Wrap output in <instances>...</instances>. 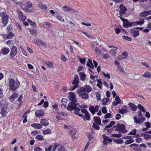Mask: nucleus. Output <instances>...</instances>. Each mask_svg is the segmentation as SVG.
<instances>
[{
  "label": "nucleus",
  "instance_id": "f257e3e1",
  "mask_svg": "<svg viewBox=\"0 0 151 151\" xmlns=\"http://www.w3.org/2000/svg\"><path fill=\"white\" fill-rule=\"evenodd\" d=\"M68 99L71 102H70L68 104L66 109L69 111H72L73 110V113L77 115H78L81 117L84 118V116L82 114H80L79 112L81 111V109L77 106L78 103H77V100L76 98L74 93L73 92H70L68 93Z\"/></svg>",
  "mask_w": 151,
  "mask_h": 151
},
{
  "label": "nucleus",
  "instance_id": "f03ea898",
  "mask_svg": "<svg viewBox=\"0 0 151 151\" xmlns=\"http://www.w3.org/2000/svg\"><path fill=\"white\" fill-rule=\"evenodd\" d=\"M20 84V83L17 79L15 81L14 79L11 78L9 82V89L14 91L18 88Z\"/></svg>",
  "mask_w": 151,
  "mask_h": 151
},
{
  "label": "nucleus",
  "instance_id": "7ed1b4c3",
  "mask_svg": "<svg viewBox=\"0 0 151 151\" xmlns=\"http://www.w3.org/2000/svg\"><path fill=\"white\" fill-rule=\"evenodd\" d=\"M116 126L117 127L115 129V131H121L122 133H126L127 132L125 129V125L123 124L118 123L116 124Z\"/></svg>",
  "mask_w": 151,
  "mask_h": 151
},
{
  "label": "nucleus",
  "instance_id": "20e7f679",
  "mask_svg": "<svg viewBox=\"0 0 151 151\" xmlns=\"http://www.w3.org/2000/svg\"><path fill=\"white\" fill-rule=\"evenodd\" d=\"M0 16L2 18V22L6 25L8 22L9 15L6 14V12H4L0 14Z\"/></svg>",
  "mask_w": 151,
  "mask_h": 151
},
{
  "label": "nucleus",
  "instance_id": "39448f33",
  "mask_svg": "<svg viewBox=\"0 0 151 151\" xmlns=\"http://www.w3.org/2000/svg\"><path fill=\"white\" fill-rule=\"evenodd\" d=\"M102 137L104 139L102 141V143L104 145H106L108 143H110L112 141V139L105 134L102 135Z\"/></svg>",
  "mask_w": 151,
  "mask_h": 151
},
{
  "label": "nucleus",
  "instance_id": "423d86ee",
  "mask_svg": "<svg viewBox=\"0 0 151 151\" xmlns=\"http://www.w3.org/2000/svg\"><path fill=\"white\" fill-rule=\"evenodd\" d=\"M17 53V48L15 46H13L11 49L10 57L12 58H13Z\"/></svg>",
  "mask_w": 151,
  "mask_h": 151
},
{
  "label": "nucleus",
  "instance_id": "0eeeda50",
  "mask_svg": "<svg viewBox=\"0 0 151 151\" xmlns=\"http://www.w3.org/2000/svg\"><path fill=\"white\" fill-rule=\"evenodd\" d=\"M17 12L19 15V18L21 21H24L26 19V17L23 15L22 11L20 9H18L17 10Z\"/></svg>",
  "mask_w": 151,
  "mask_h": 151
},
{
  "label": "nucleus",
  "instance_id": "6e6552de",
  "mask_svg": "<svg viewBox=\"0 0 151 151\" xmlns=\"http://www.w3.org/2000/svg\"><path fill=\"white\" fill-rule=\"evenodd\" d=\"M79 96L81 98L84 99H87L88 98L89 95L86 93H78Z\"/></svg>",
  "mask_w": 151,
  "mask_h": 151
},
{
  "label": "nucleus",
  "instance_id": "1a4fd4ad",
  "mask_svg": "<svg viewBox=\"0 0 151 151\" xmlns=\"http://www.w3.org/2000/svg\"><path fill=\"white\" fill-rule=\"evenodd\" d=\"M132 22H130L127 19L123 24V26L124 27L127 28L132 26Z\"/></svg>",
  "mask_w": 151,
  "mask_h": 151
},
{
  "label": "nucleus",
  "instance_id": "9d476101",
  "mask_svg": "<svg viewBox=\"0 0 151 151\" xmlns=\"http://www.w3.org/2000/svg\"><path fill=\"white\" fill-rule=\"evenodd\" d=\"M93 119L95 122V123L99 125H101L103 126V125L101 123V119L100 117L98 116H94Z\"/></svg>",
  "mask_w": 151,
  "mask_h": 151
},
{
  "label": "nucleus",
  "instance_id": "9b49d317",
  "mask_svg": "<svg viewBox=\"0 0 151 151\" xmlns=\"http://www.w3.org/2000/svg\"><path fill=\"white\" fill-rule=\"evenodd\" d=\"M130 32L132 33V35L134 37H136L139 35V31H135L133 29H130Z\"/></svg>",
  "mask_w": 151,
  "mask_h": 151
},
{
  "label": "nucleus",
  "instance_id": "f8f14e48",
  "mask_svg": "<svg viewBox=\"0 0 151 151\" xmlns=\"http://www.w3.org/2000/svg\"><path fill=\"white\" fill-rule=\"evenodd\" d=\"M62 9L65 12L71 11L72 12H75L74 10L72 9L71 8L66 6H64L62 7Z\"/></svg>",
  "mask_w": 151,
  "mask_h": 151
},
{
  "label": "nucleus",
  "instance_id": "ddd939ff",
  "mask_svg": "<svg viewBox=\"0 0 151 151\" xmlns=\"http://www.w3.org/2000/svg\"><path fill=\"white\" fill-rule=\"evenodd\" d=\"M10 50L7 47H4L1 50V53L3 55H6L9 52Z\"/></svg>",
  "mask_w": 151,
  "mask_h": 151
},
{
  "label": "nucleus",
  "instance_id": "4468645a",
  "mask_svg": "<svg viewBox=\"0 0 151 151\" xmlns=\"http://www.w3.org/2000/svg\"><path fill=\"white\" fill-rule=\"evenodd\" d=\"M35 114L36 117L42 116L44 114V112L42 110H38L35 111Z\"/></svg>",
  "mask_w": 151,
  "mask_h": 151
},
{
  "label": "nucleus",
  "instance_id": "2eb2a0df",
  "mask_svg": "<svg viewBox=\"0 0 151 151\" xmlns=\"http://www.w3.org/2000/svg\"><path fill=\"white\" fill-rule=\"evenodd\" d=\"M18 95L16 93H13L11 96H9V99L10 101L12 102L14 101L15 99L17 97Z\"/></svg>",
  "mask_w": 151,
  "mask_h": 151
},
{
  "label": "nucleus",
  "instance_id": "dca6fc26",
  "mask_svg": "<svg viewBox=\"0 0 151 151\" xmlns=\"http://www.w3.org/2000/svg\"><path fill=\"white\" fill-rule=\"evenodd\" d=\"M39 7L41 9L45 10L47 8V6L46 5L43 4L42 2H40L38 4Z\"/></svg>",
  "mask_w": 151,
  "mask_h": 151
},
{
  "label": "nucleus",
  "instance_id": "f3484780",
  "mask_svg": "<svg viewBox=\"0 0 151 151\" xmlns=\"http://www.w3.org/2000/svg\"><path fill=\"white\" fill-rule=\"evenodd\" d=\"M128 105L131 108L132 111H135L137 110V107L133 104L132 103H129L128 104Z\"/></svg>",
  "mask_w": 151,
  "mask_h": 151
},
{
  "label": "nucleus",
  "instance_id": "a211bd4d",
  "mask_svg": "<svg viewBox=\"0 0 151 151\" xmlns=\"http://www.w3.org/2000/svg\"><path fill=\"white\" fill-rule=\"evenodd\" d=\"M22 8L26 12L28 13L32 12L31 10L29 9L26 5L22 4Z\"/></svg>",
  "mask_w": 151,
  "mask_h": 151
},
{
  "label": "nucleus",
  "instance_id": "6ab92c4d",
  "mask_svg": "<svg viewBox=\"0 0 151 151\" xmlns=\"http://www.w3.org/2000/svg\"><path fill=\"white\" fill-rule=\"evenodd\" d=\"M7 113L8 111H7L6 109L5 108H3L1 109V114L3 117H5L6 116Z\"/></svg>",
  "mask_w": 151,
  "mask_h": 151
},
{
  "label": "nucleus",
  "instance_id": "aec40b11",
  "mask_svg": "<svg viewBox=\"0 0 151 151\" xmlns=\"http://www.w3.org/2000/svg\"><path fill=\"white\" fill-rule=\"evenodd\" d=\"M36 44L38 45H41L42 46L45 47L46 46L45 43L40 39H37L36 40Z\"/></svg>",
  "mask_w": 151,
  "mask_h": 151
},
{
  "label": "nucleus",
  "instance_id": "412c9836",
  "mask_svg": "<svg viewBox=\"0 0 151 151\" xmlns=\"http://www.w3.org/2000/svg\"><path fill=\"white\" fill-rule=\"evenodd\" d=\"M31 127L37 129H40L42 127V125L39 124H33L31 125Z\"/></svg>",
  "mask_w": 151,
  "mask_h": 151
},
{
  "label": "nucleus",
  "instance_id": "4be33fe9",
  "mask_svg": "<svg viewBox=\"0 0 151 151\" xmlns=\"http://www.w3.org/2000/svg\"><path fill=\"white\" fill-rule=\"evenodd\" d=\"M145 21L144 19H143L142 21H137V22H132L133 25H142L144 23Z\"/></svg>",
  "mask_w": 151,
  "mask_h": 151
},
{
  "label": "nucleus",
  "instance_id": "5701e85b",
  "mask_svg": "<svg viewBox=\"0 0 151 151\" xmlns=\"http://www.w3.org/2000/svg\"><path fill=\"white\" fill-rule=\"evenodd\" d=\"M80 79L81 80L84 81L86 79V75L85 73L82 72L79 73Z\"/></svg>",
  "mask_w": 151,
  "mask_h": 151
},
{
  "label": "nucleus",
  "instance_id": "b1692460",
  "mask_svg": "<svg viewBox=\"0 0 151 151\" xmlns=\"http://www.w3.org/2000/svg\"><path fill=\"white\" fill-rule=\"evenodd\" d=\"M15 35L14 34H13L12 32H9L5 36V38L7 39H10L13 37Z\"/></svg>",
  "mask_w": 151,
  "mask_h": 151
},
{
  "label": "nucleus",
  "instance_id": "393cba45",
  "mask_svg": "<svg viewBox=\"0 0 151 151\" xmlns=\"http://www.w3.org/2000/svg\"><path fill=\"white\" fill-rule=\"evenodd\" d=\"M137 107L141 111L144 113H145L146 112V111L145 110V109L144 107L142 106L140 104H139L137 105Z\"/></svg>",
  "mask_w": 151,
  "mask_h": 151
},
{
  "label": "nucleus",
  "instance_id": "a878e982",
  "mask_svg": "<svg viewBox=\"0 0 151 151\" xmlns=\"http://www.w3.org/2000/svg\"><path fill=\"white\" fill-rule=\"evenodd\" d=\"M120 9V11H122L124 12H125L127 10V9L125 6L122 4H121L119 6Z\"/></svg>",
  "mask_w": 151,
  "mask_h": 151
},
{
  "label": "nucleus",
  "instance_id": "bb28decb",
  "mask_svg": "<svg viewBox=\"0 0 151 151\" xmlns=\"http://www.w3.org/2000/svg\"><path fill=\"white\" fill-rule=\"evenodd\" d=\"M86 65L88 66L91 68H93L94 67L92 60L89 59H88V62H87Z\"/></svg>",
  "mask_w": 151,
  "mask_h": 151
},
{
  "label": "nucleus",
  "instance_id": "cd10ccee",
  "mask_svg": "<svg viewBox=\"0 0 151 151\" xmlns=\"http://www.w3.org/2000/svg\"><path fill=\"white\" fill-rule=\"evenodd\" d=\"M83 116H84V118H83V120L84 121H85V117L86 119L88 121H89L90 119L89 114L88 112H87L86 114H85V116L84 115ZM82 117L83 118V117Z\"/></svg>",
  "mask_w": 151,
  "mask_h": 151
},
{
  "label": "nucleus",
  "instance_id": "c85d7f7f",
  "mask_svg": "<svg viewBox=\"0 0 151 151\" xmlns=\"http://www.w3.org/2000/svg\"><path fill=\"white\" fill-rule=\"evenodd\" d=\"M80 90L78 92V93H86V87L85 86L84 87H79Z\"/></svg>",
  "mask_w": 151,
  "mask_h": 151
},
{
  "label": "nucleus",
  "instance_id": "c756f323",
  "mask_svg": "<svg viewBox=\"0 0 151 151\" xmlns=\"http://www.w3.org/2000/svg\"><path fill=\"white\" fill-rule=\"evenodd\" d=\"M114 142L117 144H121L123 142V141L121 138L114 139Z\"/></svg>",
  "mask_w": 151,
  "mask_h": 151
},
{
  "label": "nucleus",
  "instance_id": "7c9ffc66",
  "mask_svg": "<svg viewBox=\"0 0 151 151\" xmlns=\"http://www.w3.org/2000/svg\"><path fill=\"white\" fill-rule=\"evenodd\" d=\"M86 92L89 93L91 92L92 90V88L89 85H85V86Z\"/></svg>",
  "mask_w": 151,
  "mask_h": 151
},
{
  "label": "nucleus",
  "instance_id": "2f4dec72",
  "mask_svg": "<svg viewBox=\"0 0 151 151\" xmlns=\"http://www.w3.org/2000/svg\"><path fill=\"white\" fill-rule=\"evenodd\" d=\"M89 110L91 113L94 115L95 114V111L94 110V107L93 106H91L89 108Z\"/></svg>",
  "mask_w": 151,
  "mask_h": 151
},
{
  "label": "nucleus",
  "instance_id": "473e14b6",
  "mask_svg": "<svg viewBox=\"0 0 151 151\" xmlns=\"http://www.w3.org/2000/svg\"><path fill=\"white\" fill-rule=\"evenodd\" d=\"M134 122L137 124H141L142 123V121H141L140 119L139 120H138L136 116L134 117Z\"/></svg>",
  "mask_w": 151,
  "mask_h": 151
},
{
  "label": "nucleus",
  "instance_id": "72a5a7b5",
  "mask_svg": "<svg viewBox=\"0 0 151 151\" xmlns=\"http://www.w3.org/2000/svg\"><path fill=\"white\" fill-rule=\"evenodd\" d=\"M143 77L150 78L151 77V74L148 72H145L142 76Z\"/></svg>",
  "mask_w": 151,
  "mask_h": 151
},
{
  "label": "nucleus",
  "instance_id": "f704fd0d",
  "mask_svg": "<svg viewBox=\"0 0 151 151\" xmlns=\"http://www.w3.org/2000/svg\"><path fill=\"white\" fill-rule=\"evenodd\" d=\"M127 111V110L125 109H121L118 110L119 112L122 114L126 113Z\"/></svg>",
  "mask_w": 151,
  "mask_h": 151
},
{
  "label": "nucleus",
  "instance_id": "c9c22d12",
  "mask_svg": "<svg viewBox=\"0 0 151 151\" xmlns=\"http://www.w3.org/2000/svg\"><path fill=\"white\" fill-rule=\"evenodd\" d=\"M114 49H111L110 50V52L112 53V54L115 55V54L117 52V48L115 47H114Z\"/></svg>",
  "mask_w": 151,
  "mask_h": 151
},
{
  "label": "nucleus",
  "instance_id": "e433bc0d",
  "mask_svg": "<svg viewBox=\"0 0 151 151\" xmlns=\"http://www.w3.org/2000/svg\"><path fill=\"white\" fill-rule=\"evenodd\" d=\"M134 141L133 139H129V140H126L125 141L124 143L125 144V145H127V144H131L132 143H133L134 142Z\"/></svg>",
  "mask_w": 151,
  "mask_h": 151
},
{
  "label": "nucleus",
  "instance_id": "4c0bfd02",
  "mask_svg": "<svg viewBox=\"0 0 151 151\" xmlns=\"http://www.w3.org/2000/svg\"><path fill=\"white\" fill-rule=\"evenodd\" d=\"M36 138L39 141H41L44 139L43 137L41 135L39 134L36 137Z\"/></svg>",
  "mask_w": 151,
  "mask_h": 151
},
{
  "label": "nucleus",
  "instance_id": "58836bf2",
  "mask_svg": "<svg viewBox=\"0 0 151 151\" xmlns=\"http://www.w3.org/2000/svg\"><path fill=\"white\" fill-rule=\"evenodd\" d=\"M92 127L95 129L96 130H98L100 129L99 127L97 125V124L95 123H93Z\"/></svg>",
  "mask_w": 151,
  "mask_h": 151
},
{
  "label": "nucleus",
  "instance_id": "ea45409f",
  "mask_svg": "<svg viewBox=\"0 0 151 151\" xmlns=\"http://www.w3.org/2000/svg\"><path fill=\"white\" fill-rule=\"evenodd\" d=\"M40 123L41 124L45 126L47 125V122L46 120L45 119H41L40 121Z\"/></svg>",
  "mask_w": 151,
  "mask_h": 151
},
{
  "label": "nucleus",
  "instance_id": "a19ab883",
  "mask_svg": "<svg viewBox=\"0 0 151 151\" xmlns=\"http://www.w3.org/2000/svg\"><path fill=\"white\" fill-rule=\"evenodd\" d=\"M27 21L31 25L33 26L34 27H36V24L35 22H32L31 20H30L29 19H27Z\"/></svg>",
  "mask_w": 151,
  "mask_h": 151
},
{
  "label": "nucleus",
  "instance_id": "79ce46f5",
  "mask_svg": "<svg viewBox=\"0 0 151 151\" xmlns=\"http://www.w3.org/2000/svg\"><path fill=\"white\" fill-rule=\"evenodd\" d=\"M122 37L123 39L126 40L131 41L132 40V39L130 37L127 36H123Z\"/></svg>",
  "mask_w": 151,
  "mask_h": 151
},
{
  "label": "nucleus",
  "instance_id": "37998d69",
  "mask_svg": "<svg viewBox=\"0 0 151 151\" xmlns=\"http://www.w3.org/2000/svg\"><path fill=\"white\" fill-rule=\"evenodd\" d=\"M97 99L98 101L101 100V93L99 92H97L96 93Z\"/></svg>",
  "mask_w": 151,
  "mask_h": 151
},
{
  "label": "nucleus",
  "instance_id": "c03bdc74",
  "mask_svg": "<svg viewBox=\"0 0 151 151\" xmlns=\"http://www.w3.org/2000/svg\"><path fill=\"white\" fill-rule=\"evenodd\" d=\"M128 55V52H123L122 55V58L123 59L126 58Z\"/></svg>",
  "mask_w": 151,
  "mask_h": 151
},
{
  "label": "nucleus",
  "instance_id": "a18cd8bd",
  "mask_svg": "<svg viewBox=\"0 0 151 151\" xmlns=\"http://www.w3.org/2000/svg\"><path fill=\"white\" fill-rule=\"evenodd\" d=\"M122 135L121 134H112L110 136L112 137H115L119 138L121 137H122Z\"/></svg>",
  "mask_w": 151,
  "mask_h": 151
},
{
  "label": "nucleus",
  "instance_id": "49530a36",
  "mask_svg": "<svg viewBox=\"0 0 151 151\" xmlns=\"http://www.w3.org/2000/svg\"><path fill=\"white\" fill-rule=\"evenodd\" d=\"M115 122L114 121H111L110 122V124L107 126H106V127L110 128L115 124Z\"/></svg>",
  "mask_w": 151,
  "mask_h": 151
},
{
  "label": "nucleus",
  "instance_id": "de8ad7c7",
  "mask_svg": "<svg viewBox=\"0 0 151 151\" xmlns=\"http://www.w3.org/2000/svg\"><path fill=\"white\" fill-rule=\"evenodd\" d=\"M105 114H106L104 116L105 119H107L112 117L110 113H107Z\"/></svg>",
  "mask_w": 151,
  "mask_h": 151
},
{
  "label": "nucleus",
  "instance_id": "09e8293b",
  "mask_svg": "<svg viewBox=\"0 0 151 151\" xmlns=\"http://www.w3.org/2000/svg\"><path fill=\"white\" fill-rule=\"evenodd\" d=\"M79 80L74 79L72 83L73 85H76L77 86H78V84L79 83Z\"/></svg>",
  "mask_w": 151,
  "mask_h": 151
},
{
  "label": "nucleus",
  "instance_id": "8fccbe9b",
  "mask_svg": "<svg viewBox=\"0 0 151 151\" xmlns=\"http://www.w3.org/2000/svg\"><path fill=\"white\" fill-rule=\"evenodd\" d=\"M101 111L104 114H106L107 112V111L106 110V107L105 106H103L102 107Z\"/></svg>",
  "mask_w": 151,
  "mask_h": 151
},
{
  "label": "nucleus",
  "instance_id": "3c124183",
  "mask_svg": "<svg viewBox=\"0 0 151 151\" xmlns=\"http://www.w3.org/2000/svg\"><path fill=\"white\" fill-rule=\"evenodd\" d=\"M78 86H77L76 85H74L73 86H71L70 87V88H69V90L70 91H73L74 89H75L76 88L78 87Z\"/></svg>",
  "mask_w": 151,
  "mask_h": 151
},
{
  "label": "nucleus",
  "instance_id": "603ef678",
  "mask_svg": "<svg viewBox=\"0 0 151 151\" xmlns=\"http://www.w3.org/2000/svg\"><path fill=\"white\" fill-rule=\"evenodd\" d=\"M88 137L89 141L92 140L93 138L92 135L90 133H88Z\"/></svg>",
  "mask_w": 151,
  "mask_h": 151
},
{
  "label": "nucleus",
  "instance_id": "864d4df0",
  "mask_svg": "<svg viewBox=\"0 0 151 151\" xmlns=\"http://www.w3.org/2000/svg\"><path fill=\"white\" fill-rule=\"evenodd\" d=\"M145 124L147 128L149 129L150 128L151 124L149 122H145Z\"/></svg>",
  "mask_w": 151,
  "mask_h": 151
},
{
  "label": "nucleus",
  "instance_id": "5fc2aeb1",
  "mask_svg": "<svg viewBox=\"0 0 151 151\" xmlns=\"http://www.w3.org/2000/svg\"><path fill=\"white\" fill-rule=\"evenodd\" d=\"M29 31L30 33L32 35H36L37 33V32L34 29H30Z\"/></svg>",
  "mask_w": 151,
  "mask_h": 151
},
{
  "label": "nucleus",
  "instance_id": "6e6d98bb",
  "mask_svg": "<svg viewBox=\"0 0 151 151\" xmlns=\"http://www.w3.org/2000/svg\"><path fill=\"white\" fill-rule=\"evenodd\" d=\"M79 61L82 64H85L86 63L85 58H80Z\"/></svg>",
  "mask_w": 151,
  "mask_h": 151
},
{
  "label": "nucleus",
  "instance_id": "4d7b16f0",
  "mask_svg": "<svg viewBox=\"0 0 151 151\" xmlns=\"http://www.w3.org/2000/svg\"><path fill=\"white\" fill-rule=\"evenodd\" d=\"M56 17L59 20L63 22L64 20L62 19V17L60 15L56 16Z\"/></svg>",
  "mask_w": 151,
  "mask_h": 151
},
{
  "label": "nucleus",
  "instance_id": "13d9d810",
  "mask_svg": "<svg viewBox=\"0 0 151 151\" xmlns=\"http://www.w3.org/2000/svg\"><path fill=\"white\" fill-rule=\"evenodd\" d=\"M65 148L63 146L60 147L58 148V151H65Z\"/></svg>",
  "mask_w": 151,
  "mask_h": 151
},
{
  "label": "nucleus",
  "instance_id": "bf43d9fd",
  "mask_svg": "<svg viewBox=\"0 0 151 151\" xmlns=\"http://www.w3.org/2000/svg\"><path fill=\"white\" fill-rule=\"evenodd\" d=\"M139 16L142 17H146L145 11H144L140 13L139 14Z\"/></svg>",
  "mask_w": 151,
  "mask_h": 151
},
{
  "label": "nucleus",
  "instance_id": "052dcab7",
  "mask_svg": "<svg viewBox=\"0 0 151 151\" xmlns=\"http://www.w3.org/2000/svg\"><path fill=\"white\" fill-rule=\"evenodd\" d=\"M103 75L104 76V77L106 78H107L108 79H110V75L109 74H106L104 72L102 73Z\"/></svg>",
  "mask_w": 151,
  "mask_h": 151
},
{
  "label": "nucleus",
  "instance_id": "680f3d73",
  "mask_svg": "<svg viewBox=\"0 0 151 151\" xmlns=\"http://www.w3.org/2000/svg\"><path fill=\"white\" fill-rule=\"evenodd\" d=\"M22 95L23 94L21 95L18 99V101L21 104H22V100L23 99Z\"/></svg>",
  "mask_w": 151,
  "mask_h": 151
},
{
  "label": "nucleus",
  "instance_id": "e2e57ef3",
  "mask_svg": "<svg viewBox=\"0 0 151 151\" xmlns=\"http://www.w3.org/2000/svg\"><path fill=\"white\" fill-rule=\"evenodd\" d=\"M136 129H134L133 130L130 132L129 134L131 135H133L136 134Z\"/></svg>",
  "mask_w": 151,
  "mask_h": 151
},
{
  "label": "nucleus",
  "instance_id": "0e129e2a",
  "mask_svg": "<svg viewBox=\"0 0 151 151\" xmlns=\"http://www.w3.org/2000/svg\"><path fill=\"white\" fill-rule=\"evenodd\" d=\"M113 130H114V128H110V129H107V134L108 135H109L112 132V131Z\"/></svg>",
  "mask_w": 151,
  "mask_h": 151
},
{
  "label": "nucleus",
  "instance_id": "69168bd1",
  "mask_svg": "<svg viewBox=\"0 0 151 151\" xmlns=\"http://www.w3.org/2000/svg\"><path fill=\"white\" fill-rule=\"evenodd\" d=\"M42 149L39 147H35L34 148V151H41Z\"/></svg>",
  "mask_w": 151,
  "mask_h": 151
},
{
  "label": "nucleus",
  "instance_id": "338daca9",
  "mask_svg": "<svg viewBox=\"0 0 151 151\" xmlns=\"http://www.w3.org/2000/svg\"><path fill=\"white\" fill-rule=\"evenodd\" d=\"M150 139H151V135L147 134L146 136L144 138V139L146 140H148Z\"/></svg>",
  "mask_w": 151,
  "mask_h": 151
},
{
  "label": "nucleus",
  "instance_id": "774afa93",
  "mask_svg": "<svg viewBox=\"0 0 151 151\" xmlns=\"http://www.w3.org/2000/svg\"><path fill=\"white\" fill-rule=\"evenodd\" d=\"M67 99L65 98H63L61 100V102L62 103H63V104H66L67 103Z\"/></svg>",
  "mask_w": 151,
  "mask_h": 151
}]
</instances>
